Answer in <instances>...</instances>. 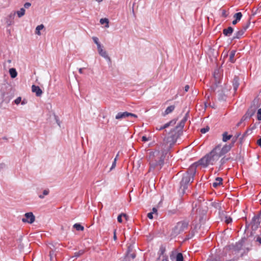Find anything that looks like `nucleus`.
<instances>
[{
	"label": "nucleus",
	"mask_w": 261,
	"mask_h": 261,
	"mask_svg": "<svg viewBox=\"0 0 261 261\" xmlns=\"http://www.w3.org/2000/svg\"><path fill=\"white\" fill-rule=\"evenodd\" d=\"M170 139L171 137H167L164 139V144H162L161 149L159 147L158 149L149 152L147 156L149 164V172L159 171L162 169L164 164L165 155L168 153V150L163 149V146L167 143ZM171 140L172 142L170 144V146L174 142L173 139L171 138Z\"/></svg>",
	"instance_id": "1"
},
{
	"label": "nucleus",
	"mask_w": 261,
	"mask_h": 261,
	"mask_svg": "<svg viewBox=\"0 0 261 261\" xmlns=\"http://www.w3.org/2000/svg\"><path fill=\"white\" fill-rule=\"evenodd\" d=\"M232 147L229 144H225L222 148L221 145H217L210 153L206 154L198 161V164L203 167H207L210 165H214L219 158L229 152Z\"/></svg>",
	"instance_id": "2"
},
{
	"label": "nucleus",
	"mask_w": 261,
	"mask_h": 261,
	"mask_svg": "<svg viewBox=\"0 0 261 261\" xmlns=\"http://www.w3.org/2000/svg\"><path fill=\"white\" fill-rule=\"evenodd\" d=\"M198 165H200L198 164V162L193 164L190 167L188 171L183 174L180 182V190L183 194L185 193L186 190L188 189L189 184L193 182Z\"/></svg>",
	"instance_id": "3"
},
{
	"label": "nucleus",
	"mask_w": 261,
	"mask_h": 261,
	"mask_svg": "<svg viewBox=\"0 0 261 261\" xmlns=\"http://www.w3.org/2000/svg\"><path fill=\"white\" fill-rule=\"evenodd\" d=\"M189 221L186 219L179 221L176 225L172 228L171 236L172 237H175L179 234L182 233L188 228Z\"/></svg>",
	"instance_id": "4"
},
{
	"label": "nucleus",
	"mask_w": 261,
	"mask_h": 261,
	"mask_svg": "<svg viewBox=\"0 0 261 261\" xmlns=\"http://www.w3.org/2000/svg\"><path fill=\"white\" fill-rule=\"evenodd\" d=\"M35 220V217L33 213L29 212L24 214V217L22 219V221L29 224L33 223Z\"/></svg>",
	"instance_id": "5"
},
{
	"label": "nucleus",
	"mask_w": 261,
	"mask_h": 261,
	"mask_svg": "<svg viewBox=\"0 0 261 261\" xmlns=\"http://www.w3.org/2000/svg\"><path fill=\"white\" fill-rule=\"evenodd\" d=\"M129 116L137 118V116L133 113L127 112H119L115 116V118L118 120H121Z\"/></svg>",
	"instance_id": "6"
},
{
	"label": "nucleus",
	"mask_w": 261,
	"mask_h": 261,
	"mask_svg": "<svg viewBox=\"0 0 261 261\" xmlns=\"http://www.w3.org/2000/svg\"><path fill=\"white\" fill-rule=\"evenodd\" d=\"M255 108L251 107L248 110L245 114L243 116V120H247L250 118L255 113Z\"/></svg>",
	"instance_id": "7"
},
{
	"label": "nucleus",
	"mask_w": 261,
	"mask_h": 261,
	"mask_svg": "<svg viewBox=\"0 0 261 261\" xmlns=\"http://www.w3.org/2000/svg\"><path fill=\"white\" fill-rule=\"evenodd\" d=\"M214 77L215 79V86L213 87V90H215V88L218 86V85L220 83V75L219 73L218 70H215L214 73Z\"/></svg>",
	"instance_id": "8"
},
{
	"label": "nucleus",
	"mask_w": 261,
	"mask_h": 261,
	"mask_svg": "<svg viewBox=\"0 0 261 261\" xmlns=\"http://www.w3.org/2000/svg\"><path fill=\"white\" fill-rule=\"evenodd\" d=\"M15 14L16 12H12L7 17L6 22L8 26L11 25L14 23V19Z\"/></svg>",
	"instance_id": "9"
},
{
	"label": "nucleus",
	"mask_w": 261,
	"mask_h": 261,
	"mask_svg": "<svg viewBox=\"0 0 261 261\" xmlns=\"http://www.w3.org/2000/svg\"><path fill=\"white\" fill-rule=\"evenodd\" d=\"M260 224L259 218L258 217H254L253 218L251 221L252 228L253 230H255Z\"/></svg>",
	"instance_id": "10"
},
{
	"label": "nucleus",
	"mask_w": 261,
	"mask_h": 261,
	"mask_svg": "<svg viewBox=\"0 0 261 261\" xmlns=\"http://www.w3.org/2000/svg\"><path fill=\"white\" fill-rule=\"evenodd\" d=\"M175 123H176V120L173 119V120H172L170 121L168 123H166V124H165L163 126H156V129L157 130H162L163 129H165V128H166L168 127L170 125H172L175 124Z\"/></svg>",
	"instance_id": "11"
},
{
	"label": "nucleus",
	"mask_w": 261,
	"mask_h": 261,
	"mask_svg": "<svg viewBox=\"0 0 261 261\" xmlns=\"http://www.w3.org/2000/svg\"><path fill=\"white\" fill-rule=\"evenodd\" d=\"M232 83L233 90L234 92H236L240 85V79L239 77L237 76H234Z\"/></svg>",
	"instance_id": "12"
},
{
	"label": "nucleus",
	"mask_w": 261,
	"mask_h": 261,
	"mask_svg": "<svg viewBox=\"0 0 261 261\" xmlns=\"http://www.w3.org/2000/svg\"><path fill=\"white\" fill-rule=\"evenodd\" d=\"M32 91L36 93V95L38 97L41 96L42 94V91L38 86L33 85L32 86Z\"/></svg>",
	"instance_id": "13"
},
{
	"label": "nucleus",
	"mask_w": 261,
	"mask_h": 261,
	"mask_svg": "<svg viewBox=\"0 0 261 261\" xmlns=\"http://www.w3.org/2000/svg\"><path fill=\"white\" fill-rule=\"evenodd\" d=\"M97 49H98V51L99 54L101 56H102V57L105 58L106 59H108L109 61L111 60V59L109 57V56L108 55L106 51L103 50L101 46H100L99 47H97Z\"/></svg>",
	"instance_id": "14"
},
{
	"label": "nucleus",
	"mask_w": 261,
	"mask_h": 261,
	"mask_svg": "<svg viewBox=\"0 0 261 261\" xmlns=\"http://www.w3.org/2000/svg\"><path fill=\"white\" fill-rule=\"evenodd\" d=\"M242 17V14L241 12H238L233 15V18H235L232 22V24H236L241 19Z\"/></svg>",
	"instance_id": "15"
},
{
	"label": "nucleus",
	"mask_w": 261,
	"mask_h": 261,
	"mask_svg": "<svg viewBox=\"0 0 261 261\" xmlns=\"http://www.w3.org/2000/svg\"><path fill=\"white\" fill-rule=\"evenodd\" d=\"M233 29L231 27H229L227 29H224L223 30V34L224 36L229 37L233 33Z\"/></svg>",
	"instance_id": "16"
},
{
	"label": "nucleus",
	"mask_w": 261,
	"mask_h": 261,
	"mask_svg": "<svg viewBox=\"0 0 261 261\" xmlns=\"http://www.w3.org/2000/svg\"><path fill=\"white\" fill-rule=\"evenodd\" d=\"M242 247V243H237L235 244V245L232 246V247H230V249L232 250V251H234L235 252H238L240 250H241Z\"/></svg>",
	"instance_id": "17"
},
{
	"label": "nucleus",
	"mask_w": 261,
	"mask_h": 261,
	"mask_svg": "<svg viewBox=\"0 0 261 261\" xmlns=\"http://www.w3.org/2000/svg\"><path fill=\"white\" fill-rule=\"evenodd\" d=\"M244 34L243 31L241 29L238 31L234 35L232 40L239 39H240Z\"/></svg>",
	"instance_id": "18"
},
{
	"label": "nucleus",
	"mask_w": 261,
	"mask_h": 261,
	"mask_svg": "<svg viewBox=\"0 0 261 261\" xmlns=\"http://www.w3.org/2000/svg\"><path fill=\"white\" fill-rule=\"evenodd\" d=\"M187 117L185 116L179 122V124L176 126L175 129H179V130H181L184 126L185 122L187 121ZM175 130V128L174 129V130Z\"/></svg>",
	"instance_id": "19"
},
{
	"label": "nucleus",
	"mask_w": 261,
	"mask_h": 261,
	"mask_svg": "<svg viewBox=\"0 0 261 261\" xmlns=\"http://www.w3.org/2000/svg\"><path fill=\"white\" fill-rule=\"evenodd\" d=\"M222 178L221 177H217L215 179V181L213 183V187L214 188H217L218 186L222 184Z\"/></svg>",
	"instance_id": "20"
},
{
	"label": "nucleus",
	"mask_w": 261,
	"mask_h": 261,
	"mask_svg": "<svg viewBox=\"0 0 261 261\" xmlns=\"http://www.w3.org/2000/svg\"><path fill=\"white\" fill-rule=\"evenodd\" d=\"M232 136L231 135H228L227 132H225L222 134V141L224 142H227L232 138Z\"/></svg>",
	"instance_id": "21"
},
{
	"label": "nucleus",
	"mask_w": 261,
	"mask_h": 261,
	"mask_svg": "<svg viewBox=\"0 0 261 261\" xmlns=\"http://www.w3.org/2000/svg\"><path fill=\"white\" fill-rule=\"evenodd\" d=\"M236 53V51L235 50H232L230 51L229 57V61L231 63H234L235 62V59H234V56L235 54Z\"/></svg>",
	"instance_id": "22"
},
{
	"label": "nucleus",
	"mask_w": 261,
	"mask_h": 261,
	"mask_svg": "<svg viewBox=\"0 0 261 261\" xmlns=\"http://www.w3.org/2000/svg\"><path fill=\"white\" fill-rule=\"evenodd\" d=\"M174 109H175V106H173V105L167 107V109H166V110L165 111L164 113L163 114V115L165 116L166 115H168V114L171 113V112H172L173 111Z\"/></svg>",
	"instance_id": "23"
},
{
	"label": "nucleus",
	"mask_w": 261,
	"mask_h": 261,
	"mask_svg": "<svg viewBox=\"0 0 261 261\" xmlns=\"http://www.w3.org/2000/svg\"><path fill=\"white\" fill-rule=\"evenodd\" d=\"M9 73L12 78H15L17 75V71L15 68H12L9 69Z\"/></svg>",
	"instance_id": "24"
},
{
	"label": "nucleus",
	"mask_w": 261,
	"mask_h": 261,
	"mask_svg": "<svg viewBox=\"0 0 261 261\" xmlns=\"http://www.w3.org/2000/svg\"><path fill=\"white\" fill-rule=\"evenodd\" d=\"M44 28V26L43 24L38 25L36 28L35 34L38 35H41L40 30H42Z\"/></svg>",
	"instance_id": "25"
},
{
	"label": "nucleus",
	"mask_w": 261,
	"mask_h": 261,
	"mask_svg": "<svg viewBox=\"0 0 261 261\" xmlns=\"http://www.w3.org/2000/svg\"><path fill=\"white\" fill-rule=\"evenodd\" d=\"M25 10L24 8H22L20 9V10L17 11L16 12V14H17L18 17H21L23 16L25 14Z\"/></svg>",
	"instance_id": "26"
},
{
	"label": "nucleus",
	"mask_w": 261,
	"mask_h": 261,
	"mask_svg": "<svg viewBox=\"0 0 261 261\" xmlns=\"http://www.w3.org/2000/svg\"><path fill=\"white\" fill-rule=\"evenodd\" d=\"M73 228L77 231H83L84 229V227L79 223L74 224L73 225Z\"/></svg>",
	"instance_id": "27"
},
{
	"label": "nucleus",
	"mask_w": 261,
	"mask_h": 261,
	"mask_svg": "<svg viewBox=\"0 0 261 261\" xmlns=\"http://www.w3.org/2000/svg\"><path fill=\"white\" fill-rule=\"evenodd\" d=\"M250 24V22L249 20H248L246 24H244L243 25L242 28L241 30L242 31H243V32L245 33V31L247 30V29L249 28V25Z\"/></svg>",
	"instance_id": "28"
},
{
	"label": "nucleus",
	"mask_w": 261,
	"mask_h": 261,
	"mask_svg": "<svg viewBox=\"0 0 261 261\" xmlns=\"http://www.w3.org/2000/svg\"><path fill=\"white\" fill-rule=\"evenodd\" d=\"M49 190L48 189H45L43 190V194L39 195L38 196L40 199H43L45 196H46L49 194Z\"/></svg>",
	"instance_id": "29"
},
{
	"label": "nucleus",
	"mask_w": 261,
	"mask_h": 261,
	"mask_svg": "<svg viewBox=\"0 0 261 261\" xmlns=\"http://www.w3.org/2000/svg\"><path fill=\"white\" fill-rule=\"evenodd\" d=\"M84 253V250H80L78 252H74L73 257H75L76 258L80 256L82 254H83Z\"/></svg>",
	"instance_id": "30"
},
{
	"label": "nucleus",
	"mask_w": 261,
	"mask_h": 261,
	"mask_svg": "<svg viewBox=\"0 0 261 261\" xmlns=\"http://www.w3.org/2000/svg\"><path fill=\"white\" fill-rule=\"evenodd\" d=\"M184 257L181 253H178L176 257V261H183Z\"/></svg>",
	"instance_id": "31"
},
{
	"label": "nucleus",
	"mask_w": 261,
	"mask_h": 261,
	"mask_svg": "<svg viewBox=\"0 0 261 261\" xmlns=\"http://www.w3.org/2000/svg\"><path fill=\"white\" fill-rule=\"evenodd\" d=\"M122 216L124 217L126 219V217H127L126 214H124V213H122L121 214L119 215L117 217V220L119 223H122Z\"/></svg>",
	"instance_id": "32"
},
{
	"label": "nucleus",
	"mask_w": 261,
	"mask_h": 261,
	"mask_svg": "<svg viewBox=\"0 0 261 261\" xmlns=\"http://www.w3.org/2000/svg\"><path fill=\"white\" fill-rule=\"evenodd\" d=\"M165 251H166L165 247L163 245L161 246L160 247V250H159L160 255H163V254L165 253Z\"/></svg>",
	"instance_id": "33"
},
{
	"label": "nucleus",
	"mask_w": 261,
	"mask_h": 261,
	"mask_svg": "<svg viewBox=\"0 0 261 261\" xmlns=\"http://www.w3.org/2000/svg\"><path fill=\"white\" fill-rule=\"evenodd\" d=\"M92 39L94 42L97 45V47H99L101 46L100 43L98 41V38L96 37H93Z\"/></svg>",
	"instance_id": "34"
},
{
	"label": "nucleus",
	"mask_w": 261,
	"mask_h": 261,
	"mask_svg": "<svg viewBox=\"0 0 261 261\" xmlns=\"http://www.w3.org/2000/svg\"><path fill=\"white\" fill-rule=\"evenodd\" d=\"M100 22L101 24H103L104 23H107V27H108V23H109V20L107 18H101L100 20Z\"/></svg>",
	"instance_id": "35"
},
{
	"label": "nucleus",
	"mask_w": 261,
	"mask_h": 261,
	"mask_svg": "<svg viewBox=\"0 0 261 261\" xmlns=\"http://www.w3.org/2000/svg\"><path fill=\"white\" fill-rule=\"evenodd\" d=\"M213 206H214L215 208L217 209L220 210L221 209V204L217 202H214L212 203Z\"/></svg>",
	"instance_id": "36"
},
{
	"label": "nucleus",
	"mask_w": 261,
	"mask_h": 261,
	"mask_svg": "<svg viewBox=\"0 0 261 261\" xmlns=\"http://www.w3.org/2000/svg\"><path fill=\"white\" fill-rule=\"evenodd\" d=\"M210 129V127L207 126L206 127L202 128L200 129V132L202 134H205Z\"/></svg>",
	"instance_id": "37"
},
{
	"label": "nucleus",
	"mask_w": 261,
	"mask_h": 261,
	"mask_svg": "<svg viewBox=\"0 0 261 261\" xmlns=\"http://www.w3.org/2000/svg\"><path fill=\"white\" fill-rule=\"evenodd\" d=\"M257 119L258 120H261V109H259L257 111Z\"/></svg>",
	"instance_id": "38"
},
{
	"label": "nucleus",
	"mask_w": 261,
	"mask_h": 261,
	"mask_svg": "<svg viewBox=\"0 0 261 261\" xmlns=\"http://www.w3.org/2000/svg\"><path fill=\"white\" fill-rule=\"evenodd\" d=\"M229 158H226L225 157H223L220 160V163L221 165H223L226 163V161H227Z\"/></svg>",
	"instance_id": "39"
},
{
	"label": "nucleus",
	"mask_w": 261,
	"mask_h": 261,
	"mask_svg": "<svg viewBox=\"0 0 261 261\" xmlns=\"http://www.w3.org/2000/svg\"><path fill=\"white\" fill-rule=\"evenodd\" d=\"M132 249H133V247H132L131 245H129L127 248L126 257H128L129 253L130 252H131L132 251Z\"/></svg>",
	"instance_id": "40"
},
{
	"label": "nucleus",
	"mask_w": 261,
	"mask_h": 261,
	"mask_svg": "<svg viewBox=\"0 0 261 261\" xmlns=\"http://www.w3.org/2000/svg\"><path fill=\"white\" fill-rule=\"evenodd\" d=\"M21 98L20 97H17L15 100H14V102L15 104L16 105H18L20 103V102H21Z\"/></svg>",
	"instance_id": "41"
},
{
	"label": "nucleus",
	"mask_w": 261,
	"mask_h": 261,
	"mask_svg": "<svg viewBox=\"0 0 261 261\" xmlns=\"http://www.w3.org/2000/svg\"><path fill=\"white\" fill-rule=\"evenodd\" d=\"M237 139L234 137L231 140V143L229 144V145H230L232 147H233L234 146V144L235 143V142H236Z\"/></svg>",
	"instance_id": "42"
},
{
	"label": "nucleus",
	"mask_w": 261,
	"mask_h": 261,
	"mask_svg": "<svg viewBox=\"0 0 261 261\" xmlns=\"http://www.w3.org/2000/svg\"><path fill=\"white\" fill-rule=\"evenodd\" d=\"M232 222V219L230 217H226L225 222L227 224Z\"/></svg>",
	"instance_id": "43"
},
{
	"label": "nucleus",
	"mask_w": 261,
	"mask_h": 261,
	"mask_svg": "<svg viewBox=\"0 0 261 261\" xmlns=\"http://www.w3.org/2000/svg\"><path fill=\"white\" fill-rule=\"evenodd\" d=\"M116 158H115L114 161L112 164V165L110 169L112 170L113 169H114L116 166Z\"/></svg>",
	"instance_id": "44"
},
{
	"label": "nucleus",
	"mask_w": 261,
	"mask_h": 261,
	"mask_svg": "<svg viewBox=\"0 0 261 261\" xmlns=\"http://www.w3.org/2000/svg\"><path fill=\"white\" fill-rule=\"evenodd\" d=\"M227 16L228 14L226 13V11L225 10H223L222 12V16L224 17H227Z\"/></svg>",
	"instance_id": "45"
},
{
	"label": "nucleus",
	"mask_w": 261,
	"mask_h": 261,
	"mask_svg": "<svg viewBox=\"0 0 261 261\" xmlns=\"http://www.w3.org/2000/svg\"><path fill=\"white\" fill-rule=\"evenodd\" d=\"M31 6V4L29 2L25 3L24 4V7L27 9L29 8Z\"/></svg>",
	"instance_id": "46"
},
{
	"label": "nucleus",
	"mask_w": 261,
	"mask_h": 261,
	"mask_svg": "<svg viewBox=\"0 0 261 261\" xmlns=\"http://www.w3.org/2000/svg\"><path fill=\"white\" fill-rule=\"evenodd\" d=\"M153 212H150V213H149L148 214H147V217L148 218H149L150 219H153Z\"/></svg>",
	"instance_id": "47"
},
{
	"label": "nucleus",
	"mask_w": 261,
	"mask_h": 261,
	"mask_svg": "<svg viewBox=\"0 0 261 261\" xmlns=\"http://www.w3.org/2000/svg\"><path fill=\"white\" fill-rule=\"evenodd\" d=\"M246 120H243V117L241 118V120L237 123V126H239L241 125V124L243 123V122H244V121H245Z\"/></svg>",
	"instance_id": "48"
},
{
	"label": "nucleus",
	"mask_w": 261,
	"mask_h": 261,
	"mask_svg": "<svg viewBox=\"0 0 261 261\" xmlns=\"http://www.w3.org/2000/svg\"><path fill=\"white\" fill-rule=\"evenodd\" d=\"M256 241L258 242L259 244H261V237L257 236L256 238Z\"/></svg>",
	"instance_id": "49"
},
{
	"label": "nucleus",
	"mask_w": 261,
	"mask_h": 261,
	"mask_svg": "<svg viewBox=\"0 0 261 261\" xmlns=\"http://www.w3.org/2000/svg\"><path fill=\"white\" fill-rule=\"evenodd\" d=\"M251 130H250V129H247V130L244 133V134H243V137H245L246 136H247V135L248 134L249 132H251Z\"/></svg>",
	"instance_id": "50"
},
{
	"label": "nucleus",
	"mask_w": 261,
	"mask_h": 261,
	"mask_svg": "<svg viewBox=\"0 0 261 261\" xmlns=\"http://www.w3.org/2000/svg\"><path fill=\"white\" fill-rule=\"evenodd\" d=\"M190 88V87L188 85H187L185 86V88H184V90H185V92H188L189 89Z\"/></svg>",
	"instance_id": "51"
},
{
	"label": "nucleus",
	"mask_w": 261,
	"mask_h": 261,
	"mask_svg": "<svg viewBox=\"0 0 261 261\" xmlns=\"http://www.w3.org/2000/svg\"><path fill=\"white\" fill-rule=\"evenodd\" d=\"M130 256L133 259H134V258H135L136 257V254L134 253H131L130 254H129V256Z\"/></svg>",
	"instance_id": "52"
},
{
	"label": "nucleus",
	"mask_w": 261,
	"mask_h": 261,
	"mask_svg": "<svg viewBox=\"0 0 261 261\" xmlns=\"http://www.w3.org/2000/svg\"><path fill=\"white\" fill-rule=\"evenodd\" d=\"M257 144L261 147V137L257 141Z\"/></svg>",
	"instance_id": "53"
},
{
	"label": "nucleus",
	"mask_w": 261,
	"mask_h": 261,
	"mask_svg": "<svg viewBox=\"0 0 261 261\" xmlns=\"http://www.w3.org/2000/svg\"><path fill=\"white\" fill-rule=\"evenodd\" d=\"M142 141L146 142L148 140V139L146 136H143L142 138Z\"/></svg>",
	"instance_id": "54"
},
{
	"label": "nucleus",
	"mask_w": 261,
	"mask_h": 261,
	"mask_svg": "<svg viewBox=\"0 0 261 261\" xmlns=\"http://www.w3.org/2000/svg\"><path fill=\"white\" fill-rule=\"evenodd\" d=\"M116 231V230H114V237H113V238H114V240H117Z\"/></svg>",
	"instance_id": "55"
},
{
	"label": "nucleus",
	"mask_w": 261,
	"mask_h": 261,
	"mask_svg": "<svg viewBox=\"0 0 261 261\" xmlns=\"http://www.w3.org/2000/svg\"><path fill=\"white\" fill-rule=\"evenodd\" d=\"M162 261H168L167 256H163V258L162 259Z\"/></svg>",
	"instance_id": "56"
},
{
	"label": "nucleus",
	"mask_w": 261,
	"mask_h": 261,
	"mask_svg": "<svg viewBox=\"0 0 261 261\" xmlns=\"http://www.w3.org/2000/svg\"><path fill=\"white\" fill-rule=\"evenodd\" d=\"M5 166H6V165L5 164H3V163L1 164H0V169H2V168H4V167H5Z\"/></svg>",
	"instance_id": "57"
},
{
	"label": "nucleus",
	"mask_w": 261,
	"mask_h": 261,
	"mask_svg": "<svg viewBox=\"0 0 261 261\" xmlns=\"http://www.w3.org/2000/svg\"><path fill=\"white\" fill-rule=\"evenodd\" d=\"M152 212H153V214L154 213H157V209L155 207H153L152 208Z\"/></svg>",
	"instance_id": "58"
},
{
	"label": "nucleus",
	"mask_w": 261,
	"mask_h": 261,
	"mask_svg": "<svg viewBox=\"0 0 261 261\" xmlns=\"http://www.w3.org/2000/svg\"><path fill=\"white\" fill-rule=\"evenodd\" d=\"M83 68H81L79 69V71L80 73H81V74L83 73Z\"/></svg>",
	"instance_id": "59"
},
{
	"label": "nucleus",
	"mask_w": 261,
	"mask_h": 261,
	"mask_svg": "<svg viewBox=\"0 0 261 261\" xmlns=\"http://www.w3.org/2000/svg\"><path fill=\"white\" fill-rule=\"evenodd\" d=\"M240 135H241V133H240L237 134V135L236 136H234V137H235L237 139H238V138H239V137Z\"/></svg>",
	"instance_id": "60"
},
{
	"label": "nucleus",
	"mask_w": 261,
	"mask_h": 261,
	"mask_svg": "<svg viewBox=\"0 0 261 261\" xmlns=\"http://www.w3.org/2000/svg\"><path fill=\"white\" fill-rule=\"evenodd\" d=\"M96 2H98V3H100L102 1V0H95Z\"/></svg>",
	"instance_id": "61"
},
{
	"label": "nucleus",
	"mask_w": 261,
	"mask_h": 261,
	"mask_svg": "<svg viewBox=\"0 0 261 261\" xmlns=\"http://www.w3.org/2000/svg\"><path fill=\"white\" fill-rule=\"evenodd\" d=\"M25 103V102H24V101H22L21 102V105H24Z\"/></svg>",
	"instance_id": "62"
},
{
	"label": "nucleus",
	"mask_w": 261,
	"mask_h": 261,
	"mask_svg": "<svg viewBox=\"0 0 261 261\" xmlns=\"http://www.w3.org/2000/svg\"><path fill=\"white\" fill-rule=\"evenodd\" d=\"M118 155H119V153L116 155V156L115 157V158H116V160L117 159Z\"/></svg>",
	"instance_id": "63"
},
{
	"label": "nucleus",
	"mask_w": 261,
	"mask_h": 261,
	"mask_svg": "<svg viewBox=\"0 0 261 261\" xmlns=\"http://www.w3.org/2000/svg\"><path fill=\"white\" fill-rule=\"evenodd\" d=\"M3 139H4V140H7V138H6V137H4V138H3Z\"/></svg>",
	"instance_id": "64"
}]
</instances>
